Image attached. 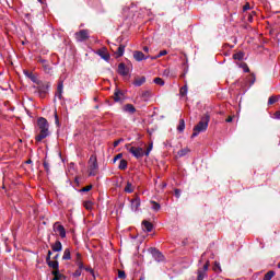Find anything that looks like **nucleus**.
<instances>
[{
    "instance_id": "c756f323",
    "label": "nucleus",
    "mask_w": 280,
    "mask_h": 280,
    "mask_svg": "<svg viewBox=\"0 0 280 280\" xmlns=\"http://www.w3.org/2000/svg\"><path fill=\"white\" fill-rule=\"evenodd\" d=\"M272 277H275V271L270 270L265 275L264 280H272Z\"/></svg>"
},
{
    "instance_id": "6e6552de",
    "label": "nucleus",
    "mask_w": 280,
    "mask_h": 280,
    "mask_svg": "<svg viewBox=\"0 0 280 280\" xmlns=\"http://www.w3.org/2000/svg\"><path fill=\"white\" fill-rule=\"evenodd\" d=\"M95 54L100 56L103 60L108 62L110 60V54L108 52V48L102 47L101 49L96 50Z\"/></svg>"
},
{
    "instance_id": "13d9d810",
    "label": "nucleus",
    "mask_w": 280,
    "mask_h": 280,
    "mask_svg": "<svg viewBox=\"0 0 280 280\" xmlns=\"http://www.w3.org/2000/svg\"><path fill=\"white\" fill-rule=\"evenodd\" d=\"M151 60H159V57L158 55L156 56H153V57H149Z\"/></svg>"
},
{
    "instance_id": "473e14b6",
    "label": "nucleus",
    "mask_w": 280,
    "mask_h": 280,
    "mask_svg": "<svg viewBox=\"0 0 280 280\" xmlns=\"http://www.w3.org/2000/svg\"><path fill=\"white\" fill-rule=\"evenodd\" d=\"M154 257L156 261H163L164 259V256L161 254V252H155Z\"/></svg>"
},
{
    "instance_id": "423d86ee",
    "label": "nucleus",
    "mask_w": 280,
    "mask_h": 280,
    "mask_svg": "<svg viewBox=\"0 0 280 280\" xmlns=\"http://www.w3.org/2000/svg\"><path fill=\"white\" fill-rule=\"evenodd\" d=\"M128 152H130L135 159H142V156H145V151L141 147H130Z\"/></svg>"
},
{
    "instance_id": "f704fd0d",
    "label": "nucleus",
    "mask_w": 280,
    "mask_h": 280,
    "mask_svg": "<svg viewBox=\"0 0 280 280\" xmlns=\"http://www.w3.org/2000/svg\"><path fill=\"white\" fill-rule=\"evenodd\" d=\"M114 101L121 102V93L119 91L114 93Z\"/></svg>"
},
{
    "instance_id": "0eeeda50",
    "label": "nucleus",
    "mask_w": 280,
    "mask_h": 280,
    "mask_svg": "<svg viewBox=\"0 0 280 280\" xmlns=\"http://www.w3.org/2000/svg\"><path fill=\"white\" fill-rule=\"evenodd\" d=\"M75 40L78 43H84V40H89L90 34L89 30H81L74 34Z\"/></svg>"
},
{
    "instance_id": "7ed1b4c3",
    "label": "nucleus",
    "mask_w": 280,
    "mask_h": 280,
    "mask_svg": "<svg viewBox=\"0 0 280 280\" xmlns=\"http://www.w3.org/2000/svg\"><path fill=\"white\" fill-rule=\"evenodd\" d=\"M51 85L49 84V82H37V85H34L33 89L36 90V92L38 93L39 97H46L47 93H49V88Z\"/></svg>"
},
{
    "instance_id": "603ef678",
    "label": "nucleus",
    "mask_w": 280,
    "mask_h": 280,
    "mask_svg": "<svg viewBox=\"0 0 280 280\" xmlns=\"http://www.w3.org/2000/svg\"><path fill=\"white\" fill-rule=\"evenodd\" d=\"M175 196L176 198H180V189H175Z\"/></svg>"
},
{
    "instance_id": "9b49d317",
    "label": "nucleus",
    "mask_w": 280,
    "mask_h": 280,
    "mask_svg": "<svg viewBox=\"0 0 280 280\" xmlns=\"http://www.w3.org/2000/svg\"><path fill=\"white\" fill-rule=\"evenodd\" d=\"M38 62L39 65H42L45 73H51V66L49 65V61L45 59H39Z\"/></svg>"
},
{
    "instance_id": "f8f14e48",
    "label": "nucleus",
    "mask_w": 280,
    "mask_h": 280,
    "mask_svg": "<svg viewBox=\"0 0 280 280\" xmlns=\"http://www.w3.org/2000/svg\"><path fill=\"white\" fill-rule=\"evenodd\" d=\"M118 73L120 75H128V73H130V69H128V67H126V63H119L118 65Z\"/></svg>"
},
{
    "instance_id": "bf43d9fd",
    "label": "nucleus",
    "mask_w": 280,
    "mask_h": 280,
    "mask_svg": "<svg viewBox=\"0 0 280 280\" xmlns=\"http://www.w3.org/2000/svg\"><path fill=\"white\" fill-rule=\"evenodd\" d=\"M49 261H51V256L46 257V262L49 264Z\"/></svg>"
},
{
    "instance_id": "a878e982",
    "label": "nucleus",
    "mask_w": 280,
    "mask_h": 280,
    "mask_svg": "<svg viewBox=\"0 0 280 280\" xmlns=\"http://www.w3.org/2000/svg\"><path fill=\"white\" fill-rule=\"evenodd\" d=\"M233 59L234 60H244V52L243 51H238L236 54L233 55Z\"/></svg>"
},
{
    "instance_id": "ea45409f",
    "label": "nucleus",
    "mask_w": 280,
    "mask_h": 280,
    "mask_svg": "<svg viewBox=\"0 0 280 280\" xmlns=\"http://www.w3.org/2000/svg\"><path fill=\"white\" fill-rule=\"evenodd\" d=\"M152 148H153V145H152V143L147 148V150L144 151V155L145 156H150V152H152Z\"/></svg>"
},
{
    "instance_id": "5701e85b",
    "label": "nucleus",
    "mask_w": 280,
    "mask_h": 280,
    "mask_svg": "<svg viewBox=\"0 0 280 280\" xmlns=\"http://www.w3.org/2000/svg\"><path fill=\"white\" fill-rule=\"evenodd\" d=\"M62 259L66 261H69V259H71V249L70 248L65 249Z\"/></svg>"
},
{
    "instance_id": "49530a36",
    "label": "nucleus",
    "mask_w": 280,
    "mask_h": 280,
    "mask_svg": "<svg viewBox=\"0 0 280 280\" xmlns=\"http://www.w3.org/2000/svg\"><path fill=\"white\" fill-rule=\"evenodd\" d=\"M93 189L92 185L85 186L84 188L81 189V191H91Z\"/></svg>"
},
{
    "instance_id": "8fccbe9b",
    "label": "nucleus",
    "mask_w": 280,
    "mask_h": 280,
    "mask_svg": "<svg viewBox=\"0 0 280 280\" xmlns=\"http://www.w3.org/2000/svg\"><path fill=\"white\" fill-rule=\"evenodd\" d=\"M55 124L60 126V120L58 119V114L55 112Z\"/></svg>"
},
{
    "instance_id": "cd10ccee",
    "label": "nucleus",
    "mask_w": 280,
    "mask_h": 280,
    "mask_svg": "<svg viewBox=\"0 0 280 280\" xmlns=\"http://www.w3.org/2000/svg\"><path fill=\"white\" fill-rule=\"evenodd\" d=\"M118 168L120 170H127L128 168V161L126 160H120Z\"/></svg>"
},
{
    "instance_id": "20e7f679",
    "label": "nucleus",
    "mask_w": 280,
    "mask_h": 280,
    "mask_svg": "<svg viewBox=\"0 0 280 280\" xmlns=\"http://www.w3.org/2000/svg\"><path fill=\"white\" fill-rule=\"evenodd\" d=\"M90 167V176H95L97 174L98 165H97V156L91 155L89 160Z\"/></svg>"
},
{
    "instance_id": "4c0bfd02",
    "label": "nucleus",
    "mask_w": 280,
    "mask_h": 280,
    "mask_svg": "<svg viewBox=\"0 0 280 280\" xmlns=\"http://www.w3.org/2000/svg\"><path fill=\"white\" fill-rule=\"evenodd\" d=\"M241 67L245 73H248L250 71V69H248V65H246L245 62L241 63Z\"/></svg>"
},
{
    "instance_id": "c9c22d12",
    "label": "nucleus",
    "mask_w": 280,
    "mask_h": 280,
    "mask_svg": "<svg viewBox=\"0 0 280 280\" xmlns=\"http://www.w3.org/2000/svg\"><path fill=\"white\" fill-rule=\"evenodd\" d=\"M213 270H214L215 272H222V267H220V262L214 261Z\"/></svg>"
},
{
    "instance_id": "2eb2a0df",
    "label": "nucleus",
    "mask_w": 280,
    "mask_h": 280,
    "mask_svg": "<svg viewBox=\"0 0 280 280\" xmlns=\"http://www.w3.org/2000/svg\"><path fill=\"white\" fill-rule=\"evenodd\" d=\"M122 110L125 113H130V115H135V113H137V108H135V105L132 104H126L124 107H122Z\"/></svg>"
},
{
    "instance_id": "39448f33",
    "label": "nucleus",
    "mask_w": 280,
    "mask_h": 280,
    "mask_svg": "<svg viewBox=\"0 0 280 280\" xmlns=\"http://www.w3.org/2000/svg\"><path fill=\"white\" fill-rule=\"evenodd\" d=\"M52 231L57 233L61 240H65V237H67V230H65V226L60 224V222L54 223Z\"/></svg>"
},
{
    "instance_id": "09e8293b",
    "label": "nucleus",
    "mask_w": 280,
    "mask_h": 280,
    "mask_svg": "<svg viewBox=\"0 0 280 280\" xmlns=\"http://www.w3.org/2000/svg\"><path fill=\"white\" fill-rule=\"evenodd\" d=\"M247 10H250V3L248 2L243 7V12H246Z\"/></svg>"
},
{
    "instance_id": "2f4dec72",
    "label": "nucleus",
    "mask_w": 280,
    "mask_h": 280,
    "mask_svg": "<svg viewBox=\"0 0 280 280\" xmlns=\"http://www.w3.org/2000/svg\"><path fill=\"white\" fill-rule=\"evenodd\" d=\"M151 209H153V211H159L161 209V205H159L156 201H151Z\"/></svg>"
},
{
    "instance_id": "bb28decb",
    "label": "nucleus",
    "mask_w": 280,
    "mask_h": 280,
    "mask_svg": "<svg viewBox=\"0 0 280 280\" xmlns=\"http://www.w3.org/2000/svg\"><path fill=\"white\" fill-rule=\"evenodd\" d=\"M178 132H184L185 131V119L179 120V125L177 126Z\"/></svg>"
},
{
    "instance_id": "b1692460",
    "label": "nucleus",
    "mask_w": 280,
    "mask_h": 280,
    "mask_svg": "<svg viewBox=\"0 0 280 280\" xmlns=\"http://www.w3.org/2000/svg\"><path fill=\"white\" fill-rule=\"evenodd\" d=\"M189 148H184V149H182V150H179L178 152H177V155L179 156V158H183V156H187V154H189Z\"/></svg>"
},
{
    "instance_id": "4468645a",
    "label": "nucleus",
    "mask_w": 280,
    "mask_h": 280,
    "mask_svg": "<svg viewBox=\"0 0 280 280\" xmlns=\"http://www.w3.org/2000/svg\"><path fill=\"white\" fill-rule=\"evenodd\" d=\"M65 89V84L62 81H59L58 85H57V93H56V97H58V100H62V91Z\"/></svg>"
},
{
    "instance_id": "f257e3e1",
    "label": "nucleus",
    "mask_w": 280,
    "mask_h": 280,
    "mask_svg": "<svg viewBox=\"0 0 280 280\" xmlns=\"http://www.w3.org/2000/svg\"><path fill=\"white\" fill-rule=\"evenodd\" d=\"M37 130L38 135L35 137V141H37L38 143H40L43 139H47V137L51 135L49 132V121H47V119L43 117L37 119Z\"/></svg>"
},
{
    "instance_id": "a19ab883",
    "label": "nucleus",
    "mask_w": 280,
    "mask_h": 280,
    "mask_svg": "<svg viewBox=\"0 0 280 280\" xmlns=\"http://www.w3.org/2000/svg\"><path fill=\"white\" fill-rule=\"evenodd\" d=\"M118 279H126V271L119 270L118 271Z\"/></svg>"
},
{
    "instance_id": "e2e57ef3",
    "label": "nucleus",
    "mask_w": 280,
    "mask_h": 280,
    "mask_svg": "<svg viewBox=\"0 0 280 280\" xmlns=\"http://www.w3.org/2000/svg\"><path fill=\"white\" fill-rule=\"evenodd\" d=\"M58 257H59V255L57 254V255L55 256V259H58Z\"/></svg>"
},
{
    "instance_id": "a18cd8bd",
    "label": "nucleus",
    "mask_w": 280,
    "mask_h": 280,
    "mask_svg": "<svg viewBox=\"0 0 280 280\" xmlns=\"http://www.w3.org/2000/svg\"><path fill=\"white\" fill-rule=\"evenodd\" d=\"M31 80L32 82H34V84L38 85V82H40V80L36 79L35 75H31Z\"/></svg>"
},
{
    "instance_id": "f03ea898",
    "label": "nucleus",
    "mask_w": 280,
    "mask_h": 280,
    "mask_svg": "<svg viewBox=\"0 0 280 280\" xmlns=\"http://www.w3.org/2000/svg\"><path fill=\"white\" fill-rule=\"evenodd\" d=\"M211 120V116L209 114H206L201 120L197 124V126L192 129L191 138L198 137L200 132H206L207 128H209V121Z\"/></svg>"
},
{
    "instance_id": "4be33fe9",
    "label": "nucleus",
    "mask_w": 280,
    "mask_h": 280,
    "mask_svg": "<svg viewBox=\"0 0 280 280\" xmlns=\"http://www.w3.org/2000/svg\"><path fill=\"white\" fill-rule=\"evenodd\" d=\"M125 51H126V46L121 44V45H119V47L115 54H116L117 58H121V56H124Z\"/></svg>"
},
{
    "instance_id": "7c9ffc66",
    "label": "nucleus",
    "mask_w": 280,
    "mask_h": 280,
    "mask_svg": "<svg viewBox=\"0 0 280 280\" xmlns=\"http://www.w3.org/2000/svg\"><path fill=\"white\" fill-rule=\"evenodd\" d=\"M277 102H279V96H270L268 100L269 105L277 104Z\"/></svg>"
},
{
    "instance_id": "1a4fd4ad",
    "label": "nucleus",
    "mask_w": 280,
    "mask_h": 280,
    "mask_svg": "<svg viewBox=\"0 0 280 280\" xmlns=\"http://www.w3.org/2000/svg\"><path fill=\"white\" fill-rule=\"evenodd\" d=\"M209 270V261H207L202 268L197 270V280H205L207 277V271Z\"/></svg>"
},
{
    "instance_id": "4d7b16f0",
    "label": "nucleus",
    "mask_w": 280,
    "mask_h": 280,
    "mask_svg": "<svg viewBox=\"0 0 280 280\" xmlns=\"http://www.w3.org/2000/svg\"><path fill=\"white\" fill-rule=\"evenodd\" d=\"M143 51H145V54H148V51H150V48L148 46H144Z\"/></svg>"
},
{
    "instance_id": "72a5a7b5",
    "label": "nucleus",
    "mask_w": 280,
    "mask_h": 280,
    "mask_svg": "<svg viewBox=\"0 0 280 280\" xmlns=\"http://www.w3.org/2000/svg\"><path fill=\"white\" fill-rule=\"evenodd\" d=\"M150 97H152V93L150 91L142 92V98H144V101L150 100Z\"/></svg>"
},
{
    "instance_id": "680f3d73",
    "label": "nucleus",
    "mask_w": 280,
    "mask_h": 280,
    "mask_svg": "<svg viewBox=\"0 0 280 280\" xmlns=\"http://www.w3.org/2000/svg\"><path fill=\"white\" fill-rule=\"evenodd\" d=\"M39 1V3H45V0H38Z\"/></svg>"
},
{
    "instance_id": "de8ad7c7",
    "label": "nucleus",
    "mask_w": 280,
    "mask_h": 280,
    "mask_svg": "<svg viewBox=\"0 0 280 280\" xmlns=\"http://www.w3.org/2000/svg\"><path fill=\"white\" fill-rule=\"evenodd\" d=\"M44 170L49 174V164L46 161L44 162Z\"/></svg>"
},
{
    "instance_id": "dca6fc26",
    "label": "nucleus",
    "mask_w": 280,
    "mask_h": 280,
    "mask_svg": "<svg viewBox=\"0 0 280 280\" xmlns=\"http://www.w3.org/2000/svg\"><path fill=\"white\" fill-rule=\"evenodd\" d=\"M74 261H75L77 266L79 267V270H82L84 268V264L82 262V254L77 253Z\"/></svg>"
},
{
    "instance_id": "c85d7f7f",
    "label": "nucleus",
    "mask_w": 280,
    "mask_h": 280,
    "mask_svg": "<svg viewBox=\"0 0 280 280\" xmlns=\"http://www.w3.org/2000/svg\"><path fill=\"white\" fill-rule=\"evenodd\" d=\"M83 207L88 210L91 211V209H93V201L88 200L83 202Z\"/></svg>"
},
{
    "instance_id": "412c9836",
    "label": "nucleus",
    "mask_w": 280,
    "mask_h": 280,
    "mask_svg": "<svg viewBox=\"0 0 280 280\" xmlns=\"http://www.w3.org/2000/svg\"><path fill=\"white\" fill-rule=\"evenodd\" d=\"M145 84V77L136 78L133 81V86H143Z\"/></svg>"
},
{
    "instance_id": "9d476101",
    "label": "nucleus",
    "mask_w": 280,
    "mask_h": 280,
    "mask_svg": "<svg viewBox=\"0 0 280 280\" xmlns=\"http://www.w3.org/2000/svg\"><path fill=\"white\" fill-rule=\"evenodd\" d=\"M133 58L137 62H141V60H148L150 56H145L142 51L137 50L133 52Z\"/></svg>"
},
{
    "instance_id": "052dcab7",
    "label": "nucleus",
    "mask_w": 280,
    "mask_h": 280,
    "mask_svg": "<svg viewBox=\"0 0 280 280\" xmlns=\"http://www.w3.org/2000/svg\"><path fill=\"white\" fill-rule=\"evenodd\" d=\"M47 256L51 257V250H48V255Z\"/></svg>"
},
{
    "instance_id": "ddd939ff",
    "label": "nucleus",
    "mask_w": 280,
    "mask_h": 280,
    "mask_svg": "<svg viewBox=\"0 0 280 280\" xmlns=\"http://www.w3.org/2000/svg\"><path fill=\"white\" fill-rule=\"evenodd\" d=\"M139 207H141V199H139V197L131 199V210L139 211Z\"/></svg>"
},
{
    "instance_id": "a211bd4d",
    "label": "nucleus",
    "mask_w": 280,
    "mask_h": 280,
    "mask_svg": "<svg viewBox=\"0 0 280 280\" xmlns=\"http://www.w3.org/2000/svg\"><path fill=\"white\" fill-rule=\"evenodd\" d=\"M143 230L147 231V233H152V229H154V225L150 223L149 221H142Z\"/></svg>"
},
{
    "instance_id": "0e129e2a",
    "label": "nucleus",
    "mask_w": 280,
    "mask_h": 280,
    "mask_svg": "<svg viewBox=\"0 0 280 280\" xmlns=\"http://www.w3.org/2000/svg\"><path fill=\"white\" fill-rule=\"evenodd\" d=\"M140 280H144L143 278H140Z\"/></svg>"
},
{
    "instance_id": "f3484780",
    "label": "nucleus",
    "mask_w": 280,
    "mask_h": 280,
    "mask_svg": "<svg viewBox=\"0 0 280 280\" xmlns=\"http://www.w3.org/2000/svg\"><path fill=\"white\" fill-rule=\"evenodd\" d=\"M125 194H132L135 192V185L132 182H127L125 188H124Z\"/></svg>"
},
{
    "instance_id": "864d4df0",
    "label": "nucleus",
    "mask_w": 280,
    "mask_h": 280,
    "mask_svg": "<svg viewBox=\"0 0 280 280\" xmlns=\"http://www.w3.org/2000/svg\"><path fill=\"white\" fill-rule=\"evenodd\" d=\"M226 124H231V121H233V116H229L226 119H225Z\"/></svg>"
},
{
    "instance_id": "c03bdc74",
    "label": "nucleus",
    "mask_w": 280,
    "mask_h": 280,
    "mask_svg": "<svg viewBox=\"0 0 280 280\" xmlns=\"http://www.w3.org/2000/svg\"><path fill=\"white\" fill-rule=\"evenodd\" d=\"M85 270H86V272H90V275H92L93 277H95V271L93 270V268L86 267Z\"/></svg>"
},
{
    "instance_id": "6ab92c4d",
    "label": "nucleus",
    "mask_w": 280,
    "mask_h": 280,
    "mask_svg": "<svg viewBox=\"0 0 280 280\" xmlns=\"http://www.w3.org/2000/svg\"><path fill=\"white\" fill-rule=\"evenodd\" d=\"M51 249L54 253H60V250H62V243L60 241H56L55 244L51 245Z\"/></svg>"
},
{
    "instance_id": "e433bc0d",
    "label": "nucleus",
    "mask_w": 280,
    "mask_h": 280,
    "mask_svg": "<svg viewBox=\"0 0 280 280\" xmlns=\"http://www.w3.org/2000/svg\"><path fill=\"white\" fill-rule=\"evenodd\" d=\"M154 84H158L159 86H163L165 84V81H163V79L161 78H155Z\"/></svg>"
},
{
    "instance_id": "3c124183",
    "label": "nucleus",
    "mask_w": 280,
    "mask_h": 280,
    "mask_svg": "<svg viewBox=\"0 0 280 280\" xmlns=\"http://www.w3.org/2000/svg\"><path fill=\"white\" fill-rule=\"evenodd\" d=\"M121 141H124V139H118L116 141H114V148H117V145H119V143H121Z\"/></svg>"
},
{
    "instance_id": "58836bf2",
    "label": "nucleus",
    "mask_w": 280,
    "mask_h": 280,
    "mask_svg": "<svg viewBox=\"0 0 280 280\" xmlns=\"http://www.w3.org/2000/svg\"><path fill=\"white\" fill-rule=\"evenodd\" d=\"M179 93L183 96L187 95V85H184L183 88H180Z\"/></svg>"
},
{
    "instance_id": "79ce46f5",
    "label": "nucleus",
    "mask_w": 280,
    "mask_h": 280,
    "mask_svg": "<svg viewBox=\"0 0 280 280\" xmlns=\"http://www.w3.org/2000/svg\"><path fill=\"white\" fill-rule=\"evenodd\" d=\"M124 154L122 153H118L117 155H115L113 163H117V161H119V159H122Z\"/></svg>"
},
{
    "instance_id": "393cba45",
    "label": "nucleus",
    "mask_w": 280,
    "mask_h": 280,
    "mask_svg": "<svg viewBox=\"0 0 280 280\" xmlns=\"http://www.w3.org/2000/svg\"><path fill=\"white\" fill-rule=\"evenodd\" d=\"M47 265L49 266V268H52L54 270H59L58 267H59V264L57 260H50L47 262Z\"/></svg>"
},
{
    "instance_id": "6e6d98bb",
    "label": "nucleus",
    "mask_w": 280,
    "mask_h": 280,
    "mask_svg": "<svg viewBox=\"0 0 280 280\" xmlns=\"http://www.w3.org/2000/svg\"><path fill=\"white\" fill-rule=\"evenodd\" d=\"M82 275V271H80V270H77L75 272H74V277H80Z\"/></svg>"
},
{
    "instance_id": "37998d69",
    "label": "nucleus",
    "mask_w": 280,
    "mask_h": 280,
    "mask_svg": "<svg viewBox=\"0 0 280 280\" xmlns=\"http://www.w3.org/2000/svg\"><path fill=\"white\" fill-rule=\"evenodd\" d=\"M156 56L158 58H162V56H167V50H161Z\"/></svg>"
},
{
    "instance_id": "5fc2aeb1",
    "label": "nucleus",
    "mask_w": 280,
    "mask_h": 280,
    "mask_svg": "<svg viewBox=\"0 0 280 280\" xmlns=\"http://www.w3.org/2000/svg\"><path fill=\"white\" fill-rule=\"evenodd\" d=\"M275 119H280V110L275 113Z\"/></svg>"
},
{
    "instance_id": "aec40b11",
    "label": "nucleus",
    "mask_w": 280,
    "mask_h": 280,
    "mask_svg": "<svg viewBox=\"0 0 280 280\" xmlns=\"http://www.w3.org/2000/svg\"><path fill=\"white\" fill-rule=\"evenodd\" d=\"M51 275L54 276L52 280H65V275L60 270H52Z\"/></svg>"
}]
</instances>
